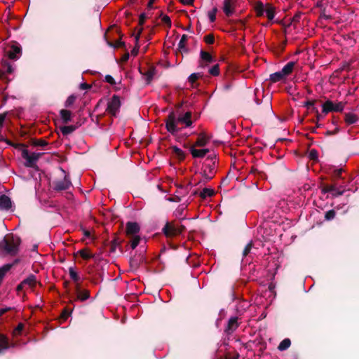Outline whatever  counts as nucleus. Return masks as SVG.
Listing matches in <instances>:
<instances>
[{"mask_svg":"<svg viewBox=\"0 0 359 359\" xmlns=\"http://www.w3.org/2000/svg\"><path fill=\"white\" fill-rule=\"evenodd\" d=\"M191 116L192 113L191 111H187L184 115L177 116L175 112L172 111L165 120V128L168 132L174 135L181 130V128L177 127V123L184 124L185 127L191 126L193 123Z\"/></svg>","mask_w":359,"mask_h":359,"instance_id":"f257e3e1","label":"nucleus"},{"mask_svg":"<svg viewBox=\"0 0 359 359\" xmlns=\"http://www.w3.org/2000/svg\"><path fill=\"white\" fill-rule=\"evenodd\" d=\"M20 243L19 236L13 233L6 234L0 241V255H16L19 251Z\"/></svg>","mask_w":359,"mask_h":359,"instance_id":"f03ea898","label":"nucleus"},{"mask_svg":"<svg viewBox=\"0 0 359 359\" xmlns=\"http://www.w3.org/2000/svg\"><path fill=\"white\" fill-rule=\"evenodd\" d=\"M185 230L183 225H175L172 222H166L162 231L168 238L174 237L182 233Z\"/></svg>","mask_w":359,"mask_h":359,"instance_id":"7ed1b4c3","label":"nucleus"},{"mask_svg":"<svg viewBox=\"0 0 359 359\" xmlns=\"http://www.w3.org/2000/svg\"><path fill=\"white\" fill-rule=\"evenodd\" d=\"M344 105L345 104L342 102H334L327 100L322 105V113L327 114L330 112H341Z\"/></svg>","mask_w":359,"mask_h":359,"instance_id":"20e7f679","label":"nucleus"},{"mask_svg":"<svg viewBox=\"0 0 359 359\" xmlns=\"http://www.w3.org/2000/svg\"><path fill=\"white\" fill-rule=\"evenodd\" d=\"M215 174V162L210 163H205L204 164V168L203 169V171L201 172V175L203 177V180H200L197 184H205L208 181L211 180Z\"/></svg>","mask_w":359,"mask_h":359,"instance_id":"39448f33","label":"nucleus"},{"mask_svg":"<svg viewBox=\"0 0 359 359\" xmlns=\"http://www.w3.org/2000/svg\"><path fill=\"white\" fill-rule=\"evenodd\" d=\"M41 153L33 152L29 154L28 150L24 149L22 151V157L26 160L25 166L29 168H34L39 158L41 156Z\"/></svg>","mask_w":359,"mask_h":359,"instance_id":"423d86ee","label":"nucleus"},{"mask_svg":"<svg viewBox=\"0 0 359 359\" xmlns=\"http://www.w3.org/2000/svg\"><path fill=\"white\" fill-rule=\"evenodd\" d=\"M71 186L72 182L68 175H65L62 180H56L52 182V187L56 191L67 190Z\"/></svg>","mask_w":359,"mask_h":359,"instance_id":"0eeeda50","label":"nucleus"},{"mask_svg":"<svg viewBox=\"0 0 359 359\" xmlns=\"http://www.w3.org/2000/svg\"><path fill=\"white\" fill-rule=\"evenodd\" d=\"M121 107L120 98L118 95H114L107 104L106 111L112 116L116 117Z\"/></svg>","mask_w":359,"mask_h":359,"instance_id":"6e6552de","label":"nucleus"},{"mask_svg":"<svg viewBox=\"0 0 359 359\" xmlns=\"http://www.w3.org/2000/svg\"><path fill=\"white\" fill-rule=\"evenodd\" d=\"M87 273L90 276V280L93 284H98L102 280L103 269H96L93 266H89L87 268Z\"/></svg>","mask_w":359,"mask_h":359,"instance_id":"1a4fd4ad","label":"nucleus"},{"mask_svg":"<svg viewBox=\"0 0 359 359\" xmlns=\"http://www.w3.org/2000/svg\"><path fill=\"white\" fill-rule=\"evenodd\" d=\"M6 55L9 59L16 60L22 55V48L20 43L13 41L10 46V50L6 52Z\"/></svg>","mask_w":359,"mask_h":359,"instance_id":"9d476101","label":"nucleus"},{"mask_svg":"<svg viewBox=\"0 0 359 359\" xmlns=\"http://www.w3.org/2000/svg\"><path fill=\"white\" fill-rule=\"evenodd\" d=\"M273 113L272 104L269 102H265L262 107L256 108L254 111L255 116L260 117L264 115Z\"/></svg>","mask_w":359,"mask_h":359,"instance_id":"9b49d317","label":"nucleus"},{"mask_svg":"<svg viewBox=\"0 0 359 359\" xmlns=\"http://www.w3.org/2000/svg\"><path fill=\"white\" fill-rule=\"evenodd\" d=\"M237 0H224L223 11L227 17L231 16L234 12Z\"/></svg>","mask_w":359,"mask_h":359,"instance_id":"f8f14e48","label":"nucleus"},{"mask_svg":"<svg viewBox=\"0 0 359 359\" xmlns=\"http://www.w3.org/2000/svg\"><path fill=\"white\" fill-rule=\"evenodd\" d=\"M139 72L142 76H144L146 84L149 85L151 83L154 76L156 74V70L154 67H150L145 71H143V69L140 67L139 68Z\"/></svg>","mask_w":359,"mask_h":359,"instance_id":"ddd939ff","label":"nucleus"},{"mask_svg":"<svg viewBox=\"0 0 359 359\" xmlns=\"http://www.w3.org/2000/svg\"><path fill=\"white\" fill-rule=\"evenodd\" d=\"M75 292L76 299L81 302H84L90 298V291L88 290H81L80 283L75 285Z\"/></svg>","mask_w":359,"mask_h":359,"instance_id":"4468645a","label":"nucleus"},{"mask_svg":"<svg viewBox=\"0 0 359 359\" xmlns=\"http://www.w3.org/2000/svg\"><path fill=\"white\" fill-rule=\"evenodd\" d=\"M238 317H231L229 319L227 326L224 330V332L227 334H232L239 326V323H238Z\"/></svg>","mask_w":359,"mask_h":359,"instance_id":"2eb2a0df","label":"nucleus"},{"mask_svg":"<svg viewBox=\"0 0 359 359\" xmlns=\"http://www.w3.org/2000/svg\"><path fill=\"white\" fill-rule=\"evenodd\" d=\"M144 257L142 255H135L134 256L131 257L129 260L130 267L133 270L137 269L140 264L144 262Z\"/></svg>","mask_w":359,"mask_h":359,"instance_id":"dca6fc26","label":"nucleus"},{"mask_svg":"<svg viewBox=\"0 0 359 359\" xmlns=\"http://www.w3.org/2000/svg\"><path fill=\"white\" fill-rule=\"evenodd\" d=\"M140 231V225L137 222H128L126 223V233L127 235H135Z\"/></svg>","mask_w":359,"mask_h":359,"instance_id":"f3484780","label":"nucleus"},{"mask_svg":"<svg viewBox=\"0 0 359 359\" xmlns=\"http://www.w3.org/2000/svg\"><path fill=\"white\" fill-rule=\"evenodd\" d=\"M11 200L8 196H0V210H8L11 208Z\"/></svg>","mask_w":359,"mask_h":359,"instance_id":"a211bd4d","label":"nucleus"},{"mask_svg":"<svg viewBox=\"0 0 359 359\" xmlns=\"http://www.w3.org/2000/svg\"><path fill=\"white\" fill-rule=\"evenodd\" d=\"M190 151L194 158H203L209 152V149H196L194 146H191L190 147Z\"/></svg>","mask_w":359,"mask_h":359,"instance_id":"6ab92c4d","label":"nucleus"},{"mask_svg":"<svg viewBox=\"0 0 359 359\" xmlns=\"http://www.w3.org/2000/svg\"><path fill=\"white\" fill-rule=\"evenodd\" d=\"M172 155L179 161H182L185 158V153L177 146H172L170 147Z\"/></svg>","mask_w":359,"mask_h":359,"instance_id":"aec40b11","label":"nucleus"},{"mask_svg":"<svg viewBox=\"0 0 359 359\" xmlns=\"http://www.w3.org/2000/svg\"><path fill=\"white\" fill-rule=\"evenodd\" d=\"M60 114L63 123L67 124L72 121V112L67 109H61Z\"/></svg>","mask_w":359,"mask_h":359,"instance_id":"412c9836","label":"nucleus"},{"mask_svg":"<svg viewBox=\"0 0 359 359\" xmlns=\"http://www.w3.org/2000/svg\"><path fill=\"white\" fill-rule=\"evenodd\" d=\"M295 64H296L295 62L291 61V62H287L283 67L281 72H282L283 74H284V76L285 77L287 76L288 75H290L292 72L293 69H294V67L295 66Z\"/></svg>","mask_w":359,"mask_h":359,"instance_id":"4be33fe9","label":"nucleus"},{"mask_svg":"<svg viewBox=\"0 0 359 359\" xmlns=\"http://www.w3.org/2000/svg\"><path fill=\"white\" fill-rule=\"evenodd\" d=\"M209 140V137H208L205 133H201L199 134L198 137L195 142V147H204L207 144Z\"/></svg>","mask_w":359,"mask_h":359,"instance_id":"5701e85b","label":"nucleus"},{"mask_svg":"<svg viewBox=\"0 0 359 359\" xmlns=\"http://www.w3.org/2000/svg\"><path fill=\"white\" fill-rule=\"evenodd\" d=\"M358 121V117L353 113H346L344 114V121L348 125L355 123Z\"/></svg>","mask_w":359,"mask_h":359,"instance_id":"b1692460","label":"nucleus"},{"mask_svg":"<svg viewBox=\"0 0 359 359\" xmlns=\"http://www.w3.org/2000/svg\"><path fill=\"white\" fill-rule=\"evenodd\" d=\"M79 128L77 125L64 126L60 127V131L63 135H68L72 133Z\"/></svg>","mask_w":359,"mask_h":359,"instance_id":"393cba45","label":"nucleus"},{"mask_svg":"<svg viewBox=\"0 0 359 359\" xmlns=\"http://www.w3.org/2000/svg\"><path fill=\"white\" fill-rule=\"evenodd\" d=\"M13 72V67L7 61L2 63V68L0 69V77H2L6 73L11 74Z\"/></svg>","mask_w":359,"mask_h":359,"instance_id":"a878e982","label":"nucleus"},{"mask_svg":"<svg viewBox=\"0 0 359 359\" xmlns=\"http://www.w3.org/2000/svg\"><path fill=\"white\" fill-rule=\"evenodd\" d=\"M264 13L269 20H272L275 16V8L271 4H267L265 7Z\"/></svg>","mask_w":359,"mask_h":359,"instance_id":"bb28decb","label":"nucleus"},{"mask_svg":"<svg viewBox=\"0 0 359 359\" xmlns=\"http://www.w3.org/2000/svg\"><path fill=\"white\" fill-rule=\"evenodd\" d=\"M9 348V342L8 338L0 334V353Z\"/></svg>","mask_w":359,"mask_h":359,"instance_id":"cd10ccee","label":"nucleus"},{"mask_svg":"<svg viewBox=\"0 0 359 359\" xmlns=\"http://www.w3.org/2000/svg\"><path fill=\"white\" fill-rule=\"evenodd\" d=\"M285 78V76H284V74H283L281 71L276 72L275 73L270 74V81L272 83L280 81L283 80Z\"/></svg>","mask_w":359,"mask_h":359,"instance_id":"c85d7f7f","label":"nucleus"},{"mask_svg":"<svg viewBox=\"0 0 359 359\" xmlns=\"http://www.w3.org/2000/svg\"><path fill=\"white\" fill-rule=\"evenodd\" d=\"M77 254H79L85 260H88L95 257V255L90 253L88 248L79 250L77 252Z\"/></svg>","mask_w":359,"mask_h":359,"instance_id":"c756f323","label":"nucleus"},{"mask_svg":"<svg viewBox=\"0 0 359 359\" xmlns=\"http://www.w3.org/2000/svg\"><path fill=\"white\" fill-rule=\"evenodd\" d=\"M22 282L23 285H28L29 287H34L36 283V278L34 275L31 274Z\"/></svg>","mask_w":359,"mask_h":359,"instance_id":"7c9ffc66","label":"nucleus"},{"mask_svg":"<svg viewBox=\"0 0 359 359\" xmlns=\"http://www.w3.org/2000/svg\"><path fill=\"white\" fill-rule=\"evenodd\" d=\"M215 194V191L212 189L210 188H204L202 191L200 193V197L202 199H205L207 197H211L214 196Z\"/></svg>","mask_w":359,"mask_h":359,"instance_id":"2f4dec72","label":"nucleus"},{"mask_svg":"<svg viewBox=\"0 0 359 359\" xmlns=\"http://www.w3.org/2000/svg\"><path fill=\"white\" fill-rule=\"evenodd\" d=\"M188 39V36L183 34L178 43V48L183 52L188 53V49L186 48V43Z\"/></svg>","mask_w":359,"mask_h":359,"instance_id":"473e14b6","label":"nucleus"},{"mask_svg":"<svg viewBox=\"0 0 359 359\" xmlns=\"http://www.w3.org/2000/svg\"><path fill=\"white\" fill-rule=\"evenodd\" d=\"M200 57L202 61L206 62L207 63H211L213 62V57L212 55L203 50H201Z\"/></svg>","mask_w":359,"mask_h":359,"instance_id":"72a5a7b5","label":"nucleus"},{"mask_svg":"<svg viewBox=\"0 0 359 359\" xmlns=\"http://www.w3.org/2000/svg\"><path fill=\"white\" fill-rule=\"evenodd\" d=\"M255 11L257 17L263 16L265 11V7L263 3L260 1L257 2L255 6Z\"/></svg>","mask_w":359,"mask_h":359,"instance_id":"f704fd0d","label":"nucleus"},{"mask_svg":"<svg viewBox=\"0 0 359 359\" xmlns=\"http://www.w3.org/2000/svg\"><path fill=\"white\" fill-rule=\"evenodd\" d=\"M69 274L71 278V279L76 283H79V281L80 280V276L77 273V272L75 271V269L74 267H69Z\"/></svg>","mask_w":359,"mask_h":359,"instance_id":"c9c22d12","label":"nucleus"},{"mask_svg":"<svg viewBox=\"0 0 359 359\" xmlns=\"http://www.w3.org/2000/svg\"><path fill=\"white\" fill-rule=\"evenodd\" d=\"M13 266L12 264H7L0 268V285L6 272H8Z\"/></svg>","mask_w":359,"mask_h":359,"instance_id":"e433bc0d","label":"nucleus"},{"mask_svg":"<svg viewBox=\"0 0 359 359\" xmlns=\"http://www.w3.org/2000/svg\"><path fill=\"white\" fill-rule=\"evenodd\" d=\"M291 345V341L290 339H283L278 345V349L279 351H285Z\"/></svg>","mask_w":359,"mask_h":359,"instance_id":"4c0bfd02","label":"nucleus"},{"mask_svg":"<svg viewBox=\"0 0 359 359\" xmlns=\"http://www.w3.org/2000/svg\"><path fill=\"white\" fill-rule=\"evenodd\" d=\"M203 74L201 73H193L191 74L189 78L188 81L191 84L192 87H195V83L196 81L200 78L202 77Z\"/></svg>","mask_w":359,"mask_h":359,"instance_id":"58836bf2","label":"nucleus"},{"mask_svg":"<svg viewBox=\"0 0 359 359\" xmlns=\"http://www.w3.org/2000/svg\"><path fill=\"white\" fill-rule=\"evenodd\" d=\"M31 144L35 147H45L48 144V142L43 139H32Z\"/></svg>","mask_w":359,"mask_h":359,"instance_id":"ea45409f","label":"nucleus"},{"mask_svg":"<svg viewBox=\"0 0 359 359\" xmlns=\"http://www.w3.org/2000/svg\"><path fill=\"white\" fill-rule=\"evenodd\" d=\"M142 32V28H141L139 31H138V33L137 34V35L135 36V41H136V46L135 47L131 50V54L134 56L137 55V53H138V51H139V46L137 45L138 44V41L140 39V35H141V33Z\"/></svg>","mask_w":359,"mask_h":359,"instance_id":"a19ab883","label":"nucleus"},{"mask_svg":"<svg viewBox=\"0 0 359 359\" xmlns=\"http://www.w3.org/2000/svg\"><path fill=\"white\" fill-rule=\"evenodd\" d=\"M321 191L323 194H326L328 192H333V191H336V186L334 184L329 185L324 184L321 188Z\"/></svg>","mask_w":359,"mask_h":359,"instance_id":"79ce46f5","label":"nucleus"},{"mask_svg":"<svg viewBox=\"0 0 359 359\" xmlns=\"http://www.w3.org/2000/svg\"><path fill=\"white\" fill-rule=\"evenodd\" d=\"M121 244V241H118V238H114L113 239V241H111V244H110V252H116V248L117 246L120 245Z\"/></svg>","mask_w":359,"mask_h":359,"instance_id":"37998d69","label":"nucleus"},{"mask_svg":"<svg viewBox=\"0 0 359 359\" xmlns=\"http://www.w3.org/2000/svg\"><path fill=\"white\" fill-rule=\"evenodd\" d=\"M336 216V212L334 210H330L325 214V219L327 221L332 220Z\"/></svg>","mask_w":359,"mask_h":359,"instance_id":"c03bdc74","label":"nucleus"},{"mask_svg":"<svg viewBox=\"0 0 359 359\" xmlns=\"http://www.w3.org/2000/svg\"><path fill=\"white\" fill-rule=\"evenodd\" d=\"M209 73L214 76H217L219 74V66L218 64L217 65H215L214 66H212L210 69H209Z\"/></svg>","mask_w":359,"mask_h":359,"instance_id":"a18cd8bd","label":"nucleus"},{"mask_svg":"<svg viewBox=\"0 0 359 359\" xmlns=\"http://www.w3.org/2000/svg\"><path fill=\"white\" fill-rule=\"evenodd\" d=\"M76 97L74 95H71L67 97L65 102V107H69L72 106L76 101Z\"/></svg>","mask_w":359,"mask_h":359,"instance_id":"49530a36","label":"nucleus"},{"mask_svg":"<svg viewBox=\"0 0 359 359\" xmlns=\"http://www.w3.org/2000/svg\"><path fill=\"white\" fill-rule=\"evenodd\" d=\"M108 45L111 47H114L115 48H125L126 44L125 42L121 41V40L116 41L115 43L108 42Z\"/></svg>","mask_w":359,"mask_h":359,"instance_id":"de8ad7c7","label":"nucleus"},{"mask_svg":"<svg viewBox=\"0 0 359 359\" xmlns=\"http://www.w3.org/2000/svg\"><path fill=\"white\" fill-rule=\"evenodd\" d=\"M23 329H24V324L22 323H19L13 332V335L18 336V335L21 334Z\"/></svg>","mask_w":359,"mask_h":359,"instance_id":"09e8293b","label":"nucleus"},{"mask_svg":"<svg viewBox=\"0 0 359 359\" xmlns=\"http://www.w3.org/2000/svg\"><path fill=\"white\" fill-rule=\"evenodd\" d=\"M253 246V243L252 241H250L246 245L245 247L244 248L243 250V257H246L250 252Z\"/></svg>","mask_w":359,"mask_h":359,"instance_id":"8fccbe9b","label":"nucleus"},{"mask_svg":"<svg viewBox=\"0 0 359 359\" xmlns=\"http://www.w3.org/2000/svg\"><path fill=\"white\" fill-rule=\"evenodd\" d=\"M217 12V8L216 7L213 8L212 11L208 12V17L211 22H214L215 21Z\"/></svg>","mask_w":359,"mask_h":359,"instance_id":"3c124183","label":"nucleus"},{"mask_svg":"<svg viewBox=\"0 0 359 359\" xmlns=\"http://www.w3.org/2000/svg\"><path fill=\"white\" fill-rule=\"evenodd\" d=\"M318 157V152L316 149H313L309 151V158L312 161H317Z\"/></svg>","mask_w":359,"mask_h":359,"instance_id":"603ef678","label":"nucleus"},{"mask_svg":"<svg viewBox=\"0 0 359 359\" xmlns=\"http://www.w3.org/2000/svg\"><path fill=\"white\" fill-rule=\"evenodd\" d=\"M204 41L208 44H212L215 42V36L212 34L204 36Z\"/></svg>","mask_w":359,"mask_h":359,"instance_id":"864d4df0","label":"nucleus"},{"mask_svg":"<svg viewBox=\"0 0 359 359\" xmlns=\"http://www.w3.org/2000/svg\"><path fill=\"white\" fill-rule=\"evenodd\" d=\"M72 310L65 308L63 309L62 313H61V318H62L64 320H67V318L71 315Z\"/></svg>","mask_w":359,"mask_h":359,"instance_id":"5fc2aeb1","label":"nucleus"},{"mask_svg":"<svg viewBox=\"0 0 359 359\" xmlns=\"http://www.w3.org/2000/svg\"><path fill=\"white\" fill-rule=\"evenodd\" d=\"M140 238L138 236H135L131 241L130 246L132 249H135L140 243Z\"/></svg>","mask_w":359,"mask_h":359,"instance_id":"6e6d98bb","label":"nucleus"},{"mask_svg":"<svg viewBox=\"0 0 359 359\" xmlns=\"http://www.w3.org/2000/svg\"><path fill=\"white\" fill-rule=\"evenodd\" d=\"M343 172H344V170L342 168L334 169L333 171V177H334L335 179L342 178L341 174Z\"/></svg>","mask_w":359,"mask_h":359,"instance_id":"4d7b16f0","label":"nucleus"},{"mask_svg":"<svg viewBox=\"0 0 359 359\" xmlns=\"http://www.w3.org/2000/svg\"><path fill=\"white\" fill-rule=\"evenodd\" d=\"M162 22L165 23L169 28L171 27L172 22L169 16L165 15L162 16Z\"/></svg>","mask_w":359,"mask_h":359,"instance_id":"13d9d810","label":"nucleus"},{"mask_svg":"<svg viewBox=\"0 0 359 359\" xmlns=\"http://www.w3.org/2000/svg\"><path fill=\"white\" fill-rule=\"evenodd\" d=\"M344 193V189H341L340 188L336 187V191H333L332 194L334 197H337V196L343 195Z\"/></svg>","mask_w":359,"mask_h":359,"instance_id":"bf43d9fd","label":"nucleus"},{"mask_svg":"<svg viewBox=\"0 0 359 359\" xmlns=\"http://www.w3.org/2000/svg\"><path fill=\"white\" fill-rule=\"evenodd\" d=\"M104 81L111 85L116 84V81H115L114 79L111 75H106L105 78H104Z\"/></svg>","mask_w":359,"mask_h":359,"instance_id":"052dcab7","label":"nucleus"},{"mask_svg":"<svg viewBox=\"0 0 359 359\" xmlns=\"http://www.w3.org/2000/svg\"><path fill=\"white\" fill-rule=\"evenodd\" d=\"M316 102V100H308L304 103V106L307 108H311V110L313 111V107H314Z\"/></svg>","mask_w":359,"mask_h":359,"instance_id":"680f3d73","label":"nucleus"},{"mask_svg":"<svg viewBox=\"0 0 359 359\" xmlns=\"http://www.w3.org/2000/svg\"><path fill=\"white\" fill-rule=\"evenodd\" d=\"M339 132V127H336L333 130H327L326 133H325V135L329 136V135H336Z\"/></svg>","mask_w":359,"mask_h":359,"instance_id":"e2e57ef3","label":"nucleus"},{"mask_svg":"<svg viewBox=\"0 0 359 359\" xmlns=\"http://www.w3.org/2000/svg\"><path fill=\"white\" fill-rule=\"evenodd\" d=\"M147 18L145 13H141L139 17V25L142 26L145 22V20Z\"/></svg>","mask_w":359,"mask_h":359,"instance_id":"0e129e2a","label":"nucleus"},{"mask_svg":"<svg viewBox=\"0 0 359 359\" xmlns=\"http://www.w3.org/2000/svg\"><path fill=\"white\" fill-rule=\"evenodd\" d=\"M313 111L316 114L317 121H319L321 118H323V116L319 114L318 110L316 107H313Z\"/></svg>","mask_w":359,"mask_h":359,"instance_id":"69168bd1","label":"nucleus"},{"mask_svg":"<svg viewBox=\"0 0 359 359\" xmlns=\"http://www.w3.org/2000/svg\"><path fill=\"white\" fill-rule=\"evenodd\" d=\"M301 16H302V13H296L293 18H292V21L293 22H299V20L301 18Z\"/></svg>","mask_w":359,"mask_h":359,"instance_id":"338daca9","label":"nucleus"},{"mask_svg":"<svg viewBox=\"0 0 359 359\" xmlns=\"http://www.w3.org/2000/svg\"><path fill=\"white\" fill-rule=\"evenodd\" d=\"M320 18H325V19H327V20H328V19H331V16H330V15H327V14H326V13H325V8H324V9L321 11V13H320Z\"/></svg>","mask_w":359,"mask_h":359,"instance_id":"774afa93","label":"nucleus"}]
</instances>
